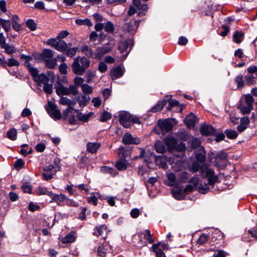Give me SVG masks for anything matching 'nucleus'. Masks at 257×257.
I'll return each mask as SVG.
<instances>
[{
    "mask_svg": "<svg viewBox=\"0 0 257 257\" xmlns=\"http://www.w3.org/2000/svg\"><path fill=\"white\" fill-rule=\"evenodd\" d=\"M45 108L50 116L55 120H60L62 118L61 111L57 105L52 101H48V104L45 105Z\"/></svg>",
    "mask_w": 257,
    "mask_h": 257,
    "instance_id": "f257e3e1",
    "label": "nucleus"
},
{
    "mask_svg": "<svg viewBox=\"0 0 257 257\" xmlns=\"http://www.w3.org/2000/svg\"><path fill=\"white\" fill-rule=\"evenodd\" d=\"M214 158V160L213 161L214 166L218 168H223L226 166L225 163L227 159V155L223 150L221 151Z\"/></svg>",
    "mask_w": 257,
    "mask_h": 257,
    "instance_id": "f03ea898",
    "label": "nucleus"
},
{
    "mask_svg": "<svg viewBox=\"0 0 257 257\" xmlns=\"http://www.w3.org/2000/svg\"><path fill=\"white\" fill-rule=\"evenodd\" d=\"M124 147L121 146L118 149L119 151V155L121 158L116 162L115 166L119 171H124L127 169V161L125 159V154L124 151Z\"/></svg>",
    "mask_w": 257,
    "mask_h": 257,
    "instance_id": "7ed1b4c3",
    "label": "nucleus"
},
{
    "mask_svg": "<svg viewBox=\"0 0 257 257\" xmlns=\"http://www.w3.org/2000/svg\"><path fill=\"white\" fill-rule=\"evenodd\" d=\"M132 115L126 111H124L119 114V122L125 128H130L131 120Z\"/></svg>",
    "mask_w": 257,
    "mask_h": 257,
    "instance_id": "20e7f679",
    "label": "nucleus"
},
{
    "mask_svg": "<svg viewBox=\"0 0 257 257\" xmlns=\"http://www.w3.org/2000/svg\"><path fill=\"white\" fill-rule=\"evenodd\" d=\"M157 124L164 134L170 132L173 128V125L169 118L163 120L160 119L158 120Z\"/></svg>",
    "mask_w": 257,
    "mask_h": 257,
    "instance_id": "39448f33",
    "label": "nucleus"
},
{
    "mask_svg": "<svg viewBox=\"0 0 257 257\" xmlns=\"http://www.w3.org/2000/svg\"><path fill=\"white\" fill-rule=\"evenodd\" d=\"M122 142L125 145H139L141 140L138 137H133L130 133H126L122 136Z\"/></svg>",
    "mask_w": 257,
    "mask_h": 257,
    "instance_id": "423d86ee",
    "label": "nucleus"
},
{
    "mask_svg": "<svg viewBox=\"0 0 257 257\" xmlns=\"http://www.w3.org/2000/svg\"><path fill=\"white\" fill-rule=\"evenodd\" d=\"M195 157L196 161L203 163L206 160V152L204 147H200L194 151Z\"/></svg>",
    "mask_w": 257,
    "mask_h": 257,
    "instance_id": "0eeeda50",
    "label": "nucleus"
},
{
    "mask_svg": "<svg viewBox=\"0 0 257 257\" xmlns=\"http://www.w3.org/2000/svg\"><path fill=\"white\" fill-rule=\"evenodd\" d=\"M72 72L78 75H82L85 72L79 63V57H76L72 64Z\"/></svg>",
    "mask_w": 257,
    "mask_h": 257,
    "instance_id": "6e6552de",
    "label": "nucleus"
},
{
    "mask_svg": "<svg viewBox=\"0 0 257 257\" xmlns=\"http://www.w3.org/2000/svg\"><path fill=\"white\" fill-rule=\"evenodd\" d=\"M216 128L211 124H204L200 127V133L203 136H214Z\"/></svg>",
    "mask_w": 257,
    "mask_h": 257,
    "instance_id": "1a4fd4ad",
    "label": "nucleus"
},
{
    "mask_svg": "<svg viewBox=\"0 0 257 257\" xmlns=\"http://www.w3.org/2000/svg\"><path fill=\"white\" fill-rule=\"evenodd\" d=\"M55 88L56 89V92L57 94L59 96L61 95H70V92L68 91V88L63 86L59 80L57 81L55 85Z\"/></svg>",
    "mask_w": 257,
    "mask_h": 257,
    "instance_id": "9d476101",
    "label": "nucleus"
},
{
    "mask_svg": "<svg viewBox=\"0 0 257 257\" xmlns=\"http://www.w3.org/2000/svg\"><path fill=\"white\" fill-rule=\"evenodd\" d=\"M125 72L124 69H122L120 66L113 67L110 71V76L112 80H115L121 77Z\"/></svg>",
    "mask_w": 257,
    "mask_h": 257,
    "instance_id": "9b49d317",
    "label": "nucleus"
},
{
    "mask_svg": "<svg viewBox=\"0 0 257 257\" xmlns=\"http://www.w3.org/2000/svg\"><path fill=\"white\" fill-rule=\"evenodd\" d=\"M168 97V96H164L162 99L158 101L157 103L152 107L151 111L156 113L162 110L164 106L167 103Z\"/></svg>",
    "mask_w": 257,
    "mask_h": 257,
    "instance_id": "f8f14e48",
    "label": "nucleus"
},
{
    "mask_svg": "<svg viewBox=\"0 0 257 257\" xmlns=\"http://www.w3.org/2000/svg\"><path fill=\"white\" fill-rule=\"evenodd\" d=\"M167 157L165 155H158L155 157V163L159 167L166 169L167 166Z\"/></svg>",
    "mask_w": 257,
    "mask_h": 257,
    "instance_id": "ddd939ff",
    "label": "nucleus"
},
{
    "mask_svg": "<svg viewBox=\"0 0 257 257\" xmlns=\"http://www.w3.org/2000/svg\"><path fill=\"white\" fill-rule=\"evenodd\" d=\"M223 233L218 229H215L213 231L211 237V242H214V244H218L220 243L219 241L222 240L223 238Z\"/></svg>",
    "mask_w": 257,
    "mask_h": 257,
    "instance_id": "4468645a",
    "label": "nucleus"
},
{
    "mask_svg": "<svg viewBox=\"0 0 257 257\" xmlns=\"http://www.w3.org/2000/svg\"><path fill=\"white\" fill-rule=\"evenodd\" d=\"M165 96H168L167 103L168 102V106L166 107L167 111H171L174 112L173 110L177 108L180 105V102L175 99H172V95H165Z\"/></svg>",
    "mask_w": 257,
    "mask_h": 257,
    "instance_id": "2eb2a0df",
    "label": "nucleus"
},
{
    "mask_svg": "<svg viewBox=\"0 0 257 257\" xmlns=\"http://www.w3.org/2000/svg\"><path fill=\"white\" fill-rule=\"evenodd\" d=\"M165 144L169 152L174 151L176 145L177 140L173 137L165 138L164 140Z\"/></svg>",
    "mask_w": 257,
    "mask_h": 257,
    "instance_id": "dca6fc26",
    "label": "nucleus"
},
{
    "mask_svg": "<svg viewBox=\"0 0 257 257\" xmlns=\"http://www.w3.org/2000/svg\"><path fill=\"white\" fill-rule=\"evenodd\" d=\"M101 144L99 143L88 142L86 144L87 151L91 154H95L97 152Z\"/></svg>",
    "mask_w": 257,
    "mask_h": 257,
    "instance_id": "f3484780",
    "label": "nucleus"
},
{
    "mask_svg": "<svg viewBox=\"0 0 257 257\" xmlns=\"http://www.w3.org/2000/svg\"><path fill=\"white\" fill-rule=\"evenodd\" d=\"M196 116L192 113H190L185 118L184 122L188 127H193L195 124Z\"/></svg>",
    "mask_w": 257,
    "mask_h": 257,
    "instance_id": "a211bd4d",
    "label": "nucleus"
},
{
    "mask_svg": "<svg viewBox=\"0 0 257 257\" xmlns=\"http://www.w3.org/2000/svg\"><path fill=\"white\" fill-rule=\"evenodd\" d=\"M110 49L108 47H98L94 53L95 58H100L103 55L108 53L110 51Z\"/></svg>",
    "mask_w": 257,
    "mask_h": 257,
    "instance_id": "6ab92c4d",
    "label": "nucleus"
},
{
    "mask_svg": "<svg viewBox=\"0 0 257 257\" xmlns=\"http://www.w3.org/2000/svg\"><path fill=\"white\" fill-rule=\"evenodd\" d=\"M69 45L70 46L71 44H67L65 41L60 40L58 41L57 43H56V46L55 48V49L60 52H64L67 50Z\"/></svg>",
    "mask_w": 257,
    "mask_h": 257,
    "instance_id": "aec40b11",
    "label": "nucleus"
},
{
    "mask_svg": "<svg viewBox=\"0 0 257 257\" xmlns=\"http://www.w3.org/2000/svg\"><path fill=\"white\" fill-rule=\"evenodd\" d=\"M75 232L74 231H71L65 237H62L61 241L63 243L67 244L74 242L76 239L74 235Z\"/></svg>",
    "mask_w": 257,
    "mask_h": 257,
    "instance_id": "412c9836",
    "label": "nucleus"
},
{
    "mask_svg": "<svg viewBox=\"0 0 257 257\" xmlns=\"http://www.w3.org/2000/svg\"><path fill=\"white\" fill-rule=\"evenodd\" d=\"M2 48L4 49L5 52L9 55L13 54L16 52H18V53H20L21 52L20 50H17L13 44L10 45L8 43H7L4 46H2Z\"/></svg>",
    "mask_w": 257,
    "mask_h": 257,
    "instance_id": "4be33fe9",
    "label": "nucleus"
},
{
    "mask_svg": "<svg viewBox=\"0 0 257 257\" xmlns=\"http://www.w3.org/2000/svg\"><path fill=\"white\" fill-rule=\"evenodd\" d=\"M172 193L174 198L178 200H182L185 198V194L181 188H178L177 189L173 190Z\"/></svg>",
    "mask_w": 257,
    "mask_h": 257,
    "instance_id": "5701e85b",
    "label": "nucleus"
},
{
    "mask_svg": "<svg viewBox=\"0 0 257 257\" xmlns=\"http://www.w3.org/2000/svg\"><path fill=\"white\" fill-rule=\"evenodd\" d=\"M76 112H77L78 120L83 122H87L93 114V112H90L88 114H83L82 112L79 111L78 110H76Z\"/></svg>",
    "mask_w": 257,
    "mask_h": 257,
    "instance_id": "b1692460",
    "label": "nucleus"
},
{
    "mask_svg": "<svg viewBox=\"0 0 257 257\" xmlns=\"http://www.w3.org/2000/svg\"><path fill=\"white\" fill-rule=\"evenodd\" d=\"M97 255L98 257H105L108 252V245L102 244L97 247Z\"/></svg>",
    "mask_w": 257,
    "mask_h": 257,
    "instance_id": "393cba45",
    "label": "nucleus"
},
{
    "mask_svg": "<svg viewBox=\"0 0 257 257\" xmlns=\"http://www.w3.org/2000/svg\"><path fill=\"white\" fill-rule=\"evenodd\" d=\"M36 81H35L38 85L41 86V83L45 84L49 82V78L48 76L44 73L39 74L38 77L36 79Z\"/></svg>",
    "mask_w": 257,
    "mask_h": 257,
    "instance_id": "a878e982",
    "label": "nucleus"
},
{
    "mask_svg": "<svg viewBox=\"0 0 257 257\" xmlns=\"http://www.w3.org/2000/svg\"><path fill=\"white\" fill-rule=\"evenodd\" d=\"M0 25L6 32H9L11 31V22L10 20L0 18Z\"/></svg>",
    "mask_w": 257,
    "mask_h": 257,
    "instance_id": "bb28decb",
    "label": "nucleus"
},
{
    "mask_svg": "<svg viewBox=\"0 0 257 257\" xmlns=\"http://www.w3.org/2000/svg\"><path fill=\"white\" fill-rule=\"evenodd\" d=\"M100 171L104 173H108L113 176H115L118 174V172L113 168L103 166L100 168Z\"/></svg>",
    "mask_w": 257,
    "mask_h": 257,
    "instance_id": "cd10ccee",
    "label": "nucleus"
},
{
    "mask_svg": "<svg viewBox=\"0 0 257 257\" xmlns=\"http://www.w3.org/2000/svg\"><path fill=\"white\" fill-rule=\"evenodd\" d=\"M244 38V34L241 32L235 31L233 35V40L236 43H240Z\"/></svg>",
    "mask_w": 257,
    "mask_h": 257,
    "instance_id": "c85d7f7f",
    "label": "nucleus"
},
{
    "mask_svg": "<svg viewBox=\"0 0 257 257\" xmlns=\"http://www.w3.org/2000/svg\"><path fill=\"white\" fill-rule=\"evenodd\" d=\"M20 64V62L17 60L12 57L8 59V61L6 60V64L3 66V68L7 69V66H19Z\"/></svg>",
    "mask_w": 257,
    "mask_h": 257,
    "instance_id": "c756f323",
    "label": "nucleus"
},
{
    "mask_svg": "<svg viewBox=\"0 0 257 257\" xmlns=\"http://www.w3.org/2000/svg\"><path fill=\"white\" fill-rule=\"evenodd\" d=\"M107 227L105 224H102L99 226H96L94 229V231L93 232V235L96 236H99L102 235L103 233V230H107Z\"/></svg>",
    "mask_w": 257,
    "mask_h": 257,
    "instance_id": "7c9ffc66",
    "label": "nucleus"
},
{
    "mask_svg": "<svg viewBox=\"0 0 257 257\" xmlns=\"http://www.w3.org/2000/svg\"><path fill=\"white\" fill-rule=\"evenodd\" d=\"M224 134L227 138L230 140L235 139L238 137V133L235 130L232 129H226L224 131Z\"/></svg>",
    "mask_w": 257,
    "mask_h": 257,
    "instance_id": "2f4dec72",
    "label": "nucleus"
},
{
    "mask_svg": "<svg viewBox=\"0 0 257 257\" xmlns=\"http://www.w3.org/2000/svg\"><path fill=\"white\" fill-rule=\"evenodd\" d=\"M130 45L129 42L127 41H121L118 45V50L123 54L126 51Z\"/></svg>",
    "mask_w": 257,
    "mask_h": 257,
    "instance_id": "473e14b6",
    "label": "nucleus"
},
{
    "mask_svg": "<svg viewBox=\"0 0 257 257\" xmlns=\"http://www.w3.org/2000/svg\"><path fill=\"white\" fill-rule=\"evenodd\" d=\"M230 31L229 27L223 25L217 31L218 34L221 36L225 37L227 35Z\"/></svg>",
    "mask_w": 257,
    "mask_h": 257,
    "instance_id": "72a5a7b5",
    "label": "nucleus"
},
{
    "mask_svg": "<svg viewBox=\"0 0 257 257\" xmlns=\"http://www.w3.org/2000/svg\"><path fill=\"white\" fill-rule=\"evenodd\" d=\"M81 50L87 57L92 58L93 57V53L92 50L87 45H82Z\"/></svg>",
    "mask_w": 257,
    "mask_h": 257,
    "instance_id": "f704fd0d",
    "label": "nucleus"
},
{
    "mask_svg": "<svg viewBox=\"0 0 257 257\" xmlns=\"http://www.w3.org/2000/svg\"><path fill=\"white\" fill-rule=\"evenodd\" d=\"M205 172V174L204 176V178H209L210 177H212L215 175V172L213 169L208 168L207 167H204V168H201V173L202 174Z\"/></svg>",
    "mask_w": 257,
    "mask_h": 257,
    "instance_id": "c9c22d12",
    "label": "nucleus"
},
{
    "mask_svg": "<svg viewBox=\"0 0 257 257\" xmlns=\"http://www.w3.org/2000/svg\"><path fill=\"white\" fill-rule=\"evenodd\" d=\"M81 97L82 100H80V96L78 95L77 98V101L79 102V104L81 107H84L86 106L90 100V97H86L85 95H82Z\"/></svg>",
    "mask_w": 257,
    "mask_h": 257,
    "instance_id": "e433bc0d",
    "label": "nucleus"
},
{
    "mask_svg": "<svg viewBox=\"0 0 257 257\" xmlns=\"http://www.w3.org/2000/svg\"><path fill=\"white\" fill-rule=\"evenodd\" d=\"M235 82L237 83V88L238 89L242 88L244 86L243 76L241 74L238 75L235 77Z\"/></svg>",
    "mask_w": 257,
    "mask_h": 257,
    "instance_id": "4c0bfd02",
    "label": "nucleus"
},
{
    "mask_svg": "<svg viewBox=\"0 0 257 257\" xmlns=\"http://www.w3.org/2000/svg\"><path fill=\"white\" fill-rule=\"evenodd\" d=\"M45 66L51 69H54L57 65V60L55 58L46 59Z\"/></svg>",
    "mask_w": 257,
    "mask_h": 257,
    "instance_id": "58836bf2",
    "label": "nucleus"
},
{
    "mask_svg": "<svg viewBox=\"0 0 257 257\" xmlns=\"http://www.w3.org/2000/svg\"><path fill=\"white\" fill-rule=\"evenodd\" d=\"M75 23L79 25H85L87 26H92V23L89 19L86 18L85 19H78L75 20Z\"/></svg>",
    "mask_w": 257,
    "mask_h": 257,
    "instance_id": "ea45409f",
    "label": "nucleus"
},
{
    "mask_svg": "<svg viewBox=\"0 0 257 257\" xmlns=\"http://www.w3.org/2000/svg\"><path fill=\"white\" fill-rule=\"evenodd\" d=\"M28 70L29 72L30 73L31 76L32 77L33 80L34 81H36V79L39 75V70L37 68L32 66L31 68H29V69H28Z\"/></svg>",
    "mask_w": 257,
    "mask_h": 257,
    "instance_id": "a19ab883",
    "label": "nucleus"
},
{
    "mask_svg": "<svg viewBox=\"0 0 257 257\" xmlns=\"http://www.w3.org/2000/svg\"><path fill=\"white\" fill-rule=\"evenodd\" d=\"M111 116L110 113L105 110L100 114L99 120L101 122H106L111 118Z\"/></svg>",
    "mask_w": 257,
    "mask_h": 257,
    "instance_id": "79ce46f5",
    "label": "nucleus"
},
{
    "mask_svg": "<svg viewBox=\"0 0 257 257\" xmlns=\"http://www.w3.org/2000/svg\"><path fill=\"white\" fill-rule=\"evenodd\" d=\"M26 24L27 27L32 31H34L36 30L37 27V24L35 22L34 20L31 19H28Z\"/></svg>",
    "mask_w": 257,
    "mask_h": 257,
    "instance_id": "37998d69",
    "label": "nucleus"
},
{
    "mask_svg": "<svg viewBox=\"0 0 257 257\" xmlns=\"http://www.w3.org/2000/svg\"><path fill=\"white\" fill-rule=\"evenodd\" d=\"M155 149L158 153L163 154L166 152V147L161 142H158L155 145Z\"/></svg>",
    "mask_w": 257,
    "mask_h": 257,
    "instance_id": "c03bdc74",
    "label": "nucleus"
},
{
    "mask_svg": "<svg viewBox=\"0 0 257 257\" xmlns=\"http://www.w3.org/2000/svg\"><path fill=\"white\" fill-rule=\"evenodd\" d=\"M7 137L12 141L17 139V131L15 128H11L7 133Z\"/></svg>",
    "mask_w": 257,
    "mask_h": 257,
    "instance_id": "a18cd8bd",
    "label": "nucleus"
},
{
    "mask_svg": "<svg viewBox=\"0 0 257 257\" xmlns=\"http://www.w3.org/2000/svg\"><path fill=\"white\" fill-rule=\"evenodd\" d=\"M42 53L45 60L46 58H52L53 56V51L50 49H43Z\"/></svg>",
    "mask_w": 257,
    "mask_h": 257,
    "instance_id": "49530a36",
    "label": "nucleus"
},
{
    "mask_svg": "<svg viewBox=\"0 0 257 257\" xmlns=\"http://www.w3.org/2000/svg\"><path fill=\"white\" fill-rule=\"evenodd\" d=\"M209 236L206 234H201L197 239V243L199 245H203L209 239Z\"/></svg>",
    "mask_w": 257,
    "mask_h": 257,
    "instance_id": "de8ad7c7",
    "label": "nucleus"
},
{
    "mask_svg": "<svg viewBox=\"0 0 257 257\" xmlns=\"http://www.w3.org/2000/svg\"><path fill=\"white\" fill-rule=\"evenodd\" d=\"M79 61H80L82 64L81 66L85 71L86 69L89 67L90 61L85 57L83 56L81 58L79 57Z\"/></svg>",
    "mask_w": 257,
    "mask_h": 257,
    "instance_id": "09e8293b",
    "label": "nucleus"
},
{
    "mask_svg": "<svg viewBox=\"0 0 257 257\" xmlns=\"http://www.w3.org/2000/svg\"><path fill=\"white\" fill-rule=\"evenodd\" d=\"M148 6L147 4H141V5L137 8L139 10L138 16L141 17V16L145 15V11H147L148 9Z\"/></svg>",
    "mask_w": 257,
    "mask_h": 257,
    "instance_id": "8fccbe9b",
    "label": "nucleus"
},
{
    "mask_svg": "<svg viewBox=\"0 0 257 257\" xmlns=\"http://www.w3.org/2000/svg\"><path fill=\"white\" fill-rule=\"evenodd\" d=\"M77 51H78V47H73L72 48L68 49V48L67 49V50L65 51V52H66V54L67 56H68L70 58H72L76 55Z\"/></svg>",
    "mask_w": 257,
    "mask_h": 257,
    "instance_id": "3c124183",
    "label": "nucleus"
},
{
    "mask_svg": "<svg viewBox=\"0 0 257 257\" xmlns=\"http://www.w3.org/2000/svg\"><path fill=\"white\" fill-rule=\"evenodd\" d=\"M186 147L185 144L183 142H180L178 144V142H176V145L175 146V148H174V151H176L178 152H184L186 150Z\"/></svg>",
    "mask_w": 257,
    "mask_h": 257,
    "instance_id": "603ef678",
    "label": "nucleus"
},
{
    "mask_svg": "<svg viewBox=\"0 0 257 257\" xmlns=\"http://www.w3.org/2000/svg\"><path fill=\"white\" fill-rule=\"evenodd\" d=\"M81 89L82 92L84 94H91L93 91L92 87L88 85L87 84H83L81 85Z\"/></svg>",
    "mask_w": 257,
    "mask_h": 257,
    "instance_id": "864d4df0",
    "label": "nucleus"
},
{
    "mask_svg": "<svg viewBox=\"0 0 257 257\" xmlns=\"http://www.w3.org/2000/svg\"><path fill=\"white\" fill-rule=\"evenodd\" d=\"M104 27L105 31L108 33H112L114 31L113 24L110 21L107 22Z\"/></svg>",
    "mask_w": 257,
    "mask_h": 257,
    "instance_id": "5fc2aeb1",
    "label": "nucleus"
},
{
    "mask_svg": "<svg viewBox=\"0 0 257 257\" xmlns=\"http://www.w3.org/2000/svg\"><path fill=\"white\" fill-rule=\"evenodd\" d=\"M238 108H240L243 114H248L250 113L251 110L253 108V107L252 106H250L249 105H247L239 106Z\"/></svg>",
    "mask_w": 257,
    "mask_h": 257,
    "instance_id": "6e6d98bb",
    "label": "nucleus"
},
{
    "mask_svg": "<svg viewBox=\"0 0 257 257\" xmlns=\"http://www.w3.org/2000/svg\"><path fill=\"white\" fill-rule=\"evenodd\" d=\"M201 141L198 138L193 139L191 142V146L193 149H195V150L198 149L200 147H202L201 146Z\"/></svg>",
    "mask_w": 257,
    "mask_h": 257,
    "instance_id": "4d7b16f0",
    "label": "nucleus"
},
{
    "mask_svg": "<svg viewBox=\"0 0 257 257\" xmlns=\"http://www.w3.org/2000/svg\"><path fill=\"white\" fill-rule=\"evenodd\" d=\"M25 165V162L22 159H19L16 160L14 163L15 168L19 170L23 168Z\"/></svg>",
    "mask_w": 257,
    "mask_h": 257,
    "instance_id": "13d9d810",
    "label": "nucleus"
},
{
    "mask_svg": "<svg viewBox=\"0 0 257 257\" xmlns=\"http://www.w3.org/2000/svg\"><path fill=\"white\" fill-rule=\"evenodd\" d=\"M245 102L247 105L252 106L253 107V103L254 102L253 97L250 94H247L245 95Z\"/></svg>",
    "mask_w": 257,
    "mask_h": 257,
    "instance_id": "bf43d9fd",
    "label": "nucleus"
},
{
    "mask_svg": "<svg viewBox=\"0 0 257 257\" xmlns=\"http://www.w3.org/2000/svg\"><path fill=\"white\" fill-rule=\"evenodd\" d=\"M43 90L47 94H51L53 92V85L48 83L44 84Z\"/></svg>",
    "mask_w": 257,
    "mask_h": 257,
    "instance_id": "052dcab7",
    "label": "nucleus"
},
{
    "mask_svg": "<svg viewBox=\"0 0 257 257\" xmlns=\"http://www.w3.org/2000/svg\"><path fill=\"white\" fill-rule=\"evenodd\" d=\"M246 84L248 85L254 84L256 83L255 77L252 75H247L245 76Z\"/></svg>",
    "mask_w": 257,
    "mask_h": 257,
    "instance_id": "680f3d73",
    "label": "nucleus"
},
{
    "mask_svg": "<svg viewBox=\"0 0 257 257\" xmlns=\"http://www.w3.org/2000/svg\"><path fill=\"white\" fill-rule=\"evenodd\" d=\"M22 189L24 193H28L29 194L32 193L33 187L31 185L24 184L22 186Z\"/></svg>",
    "mask_w": 257,
    "mask_h": 257,
    "instance_id": "e2e57ef3",
    "label": "nucleus"
},
{
    "mask_svg": "<svg viewBox=\"0 0 257 257\" xmlns=\"http://www.w3.org/2000/svg\"><path fill=\"white\" fill-rule=\"evenodd\" d=\"M28 209L31 212H35L36 210L40 209V206L37 204H34L33 202H30L28 205Z\"/></svg>",
    "mask_w": 257,
    "mask_h": 257,
    "instance_id": "0e129e2a",
    "label": "nucleus"
},
{
    "mask_svg": "<svg viewBox=\"0 0 257 257\" xmlns=\"http://www.w3.org/2000/svg\"><path fill=\"white\" fill-rule=\"evenodd\" d=\"M57 40V37L55 38H52L48 39L47 40V41L46 42V44L47 45L50 46L55 49V48L56 46V43H57V42H58Z\"/></svg>",
    "mask_w": 257,
    "mask_h": 257,
    "instance_id": "69168bd1",
    "label": "nucleus"
},
{
    "mask_svg": "<svg viewBox=\"0 0 257 257\" xmlns=\"http://www.w3.org/2000/svg\"><path fill=\"white\" fill-rule=\"evenodd\" d=\"M80 208L81 210L79 213V216L78 218L83 221L85 220L86 218V212L87 211V208L85 207H81Z\"/></svg>",
    "mask_w": 257,
    "mask_h": 257,
    "instance_id": "338daca9",
    "label": "nucleus"
},
{
    "mask_svg": "<svg viewBox=\"0 0 257 257\" xmlns=\"http://www.w3.org/2000/svg\"><path fill=\"white\" fill-rule=\"evenodd\" d=\"M201 168H203L202 167L201 165L199 164V162H198L197 161H195L192 163L191 170L193 173L197 172L200 169L201 170Z\"/></svg>",
    "mask_w": 257,
    "mask_h": 257,
    "instance_id": "774afa93",
    "label": "nucleus"
}]
</instances>
